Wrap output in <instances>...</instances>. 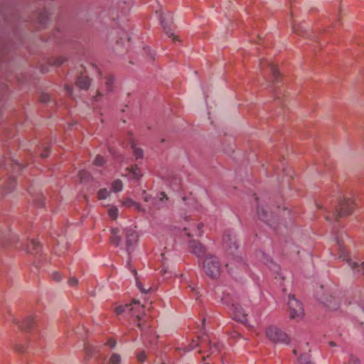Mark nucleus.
<instances>
[{
	"label": "nucleus",
	"instance_id": "1",
	"mask_svg": "<svg viewBox=\"0 0 364 364\" xmlns=\"http://www.w3.org/2000/svg\"><path fill=\"white\" fill-rule=\"evenodd\" d=\"M111 242L116 247H119L122 241L125 240V249L129 255L133 250L134 245L137 242L138 235L136 232L132 229L112 228Z\"/></svg>",
	"mask_w": 364,
	"mask_h": 364
},
{
	"label": "nucleus",
	"instance_id": "2",
	"mask_svg": "<svg viewBox=\"0 0 364 364\" xmlns=\"http://www.w3.org/2000/svg\"><path fill=\"white\" fill-rule=\"evenodd\" d=\"M344 237H347L346 235L341 233L335 237L336 247L340 258L347 261L348 265L353 271L358 274H364V262H352L348 258V252L345 249Z\"/></svg>",
	"mask_w": 364,
	"mask_h": 364
},
{
	"label": "nucleus",
	"instance_id": "3",
	"mask_svg": "<svg viewBox=\"0 0 364 364\" xmlns=\"http://www.w3.org/2000/svg\"><path fill=\"white\" fill-rule=\"evenodd\" d=\"M354 203L350 198H343L339 202V208L333 212L332 215H327L326 219L331 221L333 219L338 220L339 218L351 214L354 210Z\"/></svg>",
	"mask_w": 364,
	"mask_h": 364
},
{
	"label": "nucleus",
	"instance_id": "4",
	"mask_svg": "<svg viewBox=\"0 0 364 364\" xmlns=\"http://www.w3.org/2000/svg\"><path fill=\"white\" fill-rule=\"evenodd\" d=\"M223 243L228 254L232 256V260L235 261L238 266H241L242 264V257L238 254H236L238 246L235 235L226 232L223 236Z\"/></svg>",
	"mask_w": 364,
	"mask_h": 364
},
{
	"label": "nucleus",
	"instance_id": "5",
	"mask_svg": "<svg viewBox=\"0 0 364 364\" xmlns=\"http://www.w3.org/2000/svg\"><path fill=\"white\" fill-rule=\"evenodd\" d=\"M266 336L269 341L274 343L287 344L289 341L286 333L275 326H269L267 328Z\"/></svg>",
	"mask_w": 364,
	"mask_h": 364
},
{
	"label": "nucleus",
	"instance_id": "6",
	"mask_svg": "<svg viewBox=\"0 0 364 364\" xmlns=\"http://www.w3.org/2000/svg\"><path fill=\"white\" fill-rule=\"evenodd\" d=\"M144 310V306L139 302L133 301L129 304L120 305L114 309L116 314L119 315L124 312H130L133 316H136L139 321L141 320V316L140 315L141 311Z\"/></svg>",
	"mask_w": 364,
	"mask_h": 364
},
{
	"label": "nucleus",
	"instance_id": "7",
	"mask_svg": "<svg viewBox=\"0 0 364 364\" xmlns=\"http://www.w3.org/2000/svg\"><path fill=\"white\" fill-rule=\"evenodd\" d=\"M288 307L291 319L299 320L304 315L301 304L294 296H289Z\"/></svg>",
	"mask_w": 364,
	"mask_h": 364
},
{
	"label": "nucleus",
	"instance_id": "8",
	"mask_svg": "<svg viewBox=\"0 0 364 364\" xmlns=\"http://www.w3.org/2000/svg\"><path fill=\"white\" fill-rule=\"evenodd\" d=\"M220 265L218 258L206 255V275L216 278L220 275Z\"/></svg>",
	"mask_w": 364,
	"mask_h": 364
},
{
	"label": "nucleus",
	"instance_id": "9",
	"mask_svg": "<svg viewBox=\"0 0 364 364\" xmlns=\"http://www.w3.org/2000/svg\"><path fill=\"white\" fill-rule=\"evenodd\" d=\"M323 287H320V291L316 293V299L321 303L328 306L332 310H336L339 308L338 299L333 296L331 294L323 292Z\"/></svg>",
	"mask_w": 364,
	"mask_h": 364
},
{
	"label": "nucleus",
	"instance_id": "10",
	"mask_svg": "<svg viewBox=\"0 0 364 364\" xmlns=\"http://www.w3.org/2000/svg\"><path fill=\"white\" fill-rule=\"evenodd\" d=\"M230 314L233 319L245 323L247 321V314L244 309L237 304H233L231 306Z\"/></svg>",
	"mask_w": 364,
	"mask_h": 364
},
{
	"label": "nucleus",
	"instance_id": "11",
	"mask_svg": "<svg viewBox=\"0 0 364 364\" xmlns=\"http://www.w3.org/2000/svg\"><path fill=\"white\" fill-rule=\"evenodd\" d=\"M257 257L264 264L269 265V268L275 272H277L279 270V267L274 263L270 256L267 255L263 252L259 251L257 254Z\"/></svg>",
	"mask_w": 364,
	"mask_h": 364
},
{
	"label": "nucleus",
	"instance_id": "12",
	"mask_svg": "<svg viewBox=\"0 0 364 364\" xmlns=\"http://www.w3.org/2000/svg\"><path fill=\"white\" fill-rule=\"evenodd\" d=\"M189 247L192 253L196 255L198 258L203 259L205 255V250L203 246L197 241H191L189 243Z\"/></svg>",
	"mask_w": 364,
	"mask_h": 364
},
{
	"label": "nucleus",
	"instance_id": "13",
	"mask_svg": "<svg viewBox=\"0 0 364 364\" xmlns=\"http://www.w3.org/2000/svg\"><path fill=\"white\" fill-rule=\"evenodd\" d=\"M264 65H267L269 68L270 72L272 73V75L274 80L275 81L278 80L279 77V73L276 66L269 61L261 60L259 63V67L262 68Z\"/></svg>",
	"mask_w": 364,
	"mask_h": 364
},
{
	"label": "nucleus",
	"instance_id": "14",
	"mask_svg": "<svg viewBox=\"0 0 364 364\" xmlns=\"http://www.w3.org/2000/svg\"><path fill=\"white\" fill-rule=\"evenodd\" d=\"M36 323V318L33 316H28L23 320L21 328L27 331L31 330L34 327Z\"/></svg>",
	"mask_w": 364,
	"mask_h": 364
},
{
	"label": "nucleus",
	"instance_id": "15",
	"mask_svg": "<svg viewBox=\"0 0 364 364\" xmlns=\"http://www.w3.org/2000/svg\"><path fill=\"white\" fill-rule=\"evenodd\" d=\"M77 86L82 90H87L90 87V81L87 76H80L76 82Z\"/></svg>",
	"mask_w": 364,
	"mask_h": 364
},
{
	"label": "nucleus",
	"instance_id": "16",
	"mask_svg": "<svg viewBox=\"0 0 364 364\" xmlns=\"http://www.w3.org/2000/svg\"><path fill=\"white\" fill-rule=\"evenodd\" d=\"M39 247V244L37 241L32 240L29 242V244L26 247V251L28 253H33L36 250H37Z\"/></svg>",
	"mask_w": 364,
	"mask_h": 364
},
{
	"label": "nucleus",
	"instance_id": "17",
	"mask_svg": "<svg viewBox=\"0 0 364 364\" xmlns=\"http://www.w3.org/2000/svg\"><path fill=\"white\" fill-rule=\"evenodd\" d=\"M131 176L134 179H139L141 176V171L137 166H132L129 169Z\"/></svg>",
	"mask_w": 364,
	"mask_h": 364
},
{
	"label": "nucleus",
	"instance_id": "18",
	"mask_svg": "<svg viewBox=\"0 0 364 364\" xmlns=\"http://www.w3.org/2000/svg\"><path fill=\"white\" fill-rule=\"evenodd\" d=\"M123 205H124V206H127V207L134 206V207H135L138 210H139V211H141V210H142V209L141 208V205H140L139 203H136V202L133 201V200H131V199H127V200H125L123 202Z\"/></svg>",
	"mask_w": 364,
	"mask_h": 364
},
{
	"label": "nucleus",
	"instance_id": "19",
	"mask_svg": "<svg viewBox=\"0 0 364 364\" xmlns=\"http://www.w3.org/2000/svg\"><path fill=\"white\" fill-rule=\"evenodd\" d=\"M123 184L120 180H116L112 183V189L114 192H119L122 190Z\"/></svg>",
	"mask_w": 364,
	"mask_h": 364
},
{
	"label": "nucleus",
	"instance_id": "20",
	"mask_svg": "<svg viewBox=\"0 0 364 364\" xmlns=\"http://www.w3.org/2000/svg\"><path fill=\"white\" fill-rule=\"evenodd\" d=\"M257 215L262 220L264 221L265 223H268L267 213L264 208L259 205L257 206Z\"/></svg>",
	"mask_w": 364,
	"mask_h": 364
},
{
	"label": "nucleus",
	"instance_id": "21",
	"mask_svg": "<svg viewBox=\"0 0 364 364\" xmlns=\"http://www.w3.org/2000/svg\"><path fill=\"white\" fill-rule=\"evenodd\" d=\"M292 30L293 31L300 36H304L306 33L307 32L303 25H299L298 27H296L294 24L292 25Z\"/></svg>",
	"mask_w": 364,
	"mask_h": 364
},
{
	"label": "nucleus",
	"instance_id": "22",
	"mask_svg": "<svg viewBox=\"0 0 364 364\" xmlns=\"http://www.w3.org/2000/svg\"><path fill=\"white\" fill-rule=\"evenodd\" d=\"M108 215L112 220H116L118 216V209L116 207H111L108 209Z\"/></svg>",
	"mask_w": 364,
	"mask_h": 364
},
{
	"label": "nucleus",
	"instance_id": "23",
	"mask_svg": "<svg viewBox=\"0 0 364 364\" xmlns=\"http://www.w3.org/2000/svg\"><path fill=\"white\" fill-rule=\"evenodd\" d=\"M299 360L301 364H314L311 359H310V356L309 354H303L301 355L299 358Z\"/></svg>",
	"mask_w": 364,
	"mask_h": 364
},
{
	"label": "nucleus",
	"instance_id": "24",
	"mask_svg": "<svg viewBox=\"0 0 364 364\" xmlns=\"http://www.w3.org/2000/svg\"><path fill=\"white\" fill-rule=\"evenodd\" d=\"M109 364H120L121 357L119 354L113 353L109 360Z\"/></svg>",
	"mask_w": 364,
	"mask_h": 364
},
{
	"label": "nucleus",
	"instance_id": "25",
	"mask_svg": "<svg viewBox=\"0 0 364 364\" xmlns=\"http://www.w3.org/2000/svg\"><path fill=\"white\" fill-rule=\"evenodd\" d=\"M109 192L106 188H102L99 190L97 193V197L100 200L105 199L108 197Z\"/></svg>",
	"mask_w": 364,
	"mask_h": 364
},
{
	"label": "nucleus",
	"instance_id": "26",
	"mask_svg": "<svg viewBox=\"0 0 364 364\" xmlns=\"http://www.w3.org/2000/svg\"><path fill=\"white\" fill-rule=\"evenodd\" d=\"M132 149L136 159H140L143 157V151L141 148L136 147L135 145H132Z\"/></svg>",
	"mask_w": 364,
	"mask_h": 364
},
{
	"label": "nucleus",
	"instance_id": "27",
	"mask_svg": "<svg viewBox=\"0 0 364 364\" xmlns=\"http://www.w3.org/2000/svg\"><path fill=\"white\" fill-rule=\"evenodd\" d=\"M161 23L166 34L169 37H174L173 33L172 32V30L170 28V26L168 24L165 23L164 21L162 19L161 20Z\"/></svg>",
	"mask_w": 364,
	"mask_h": 364
},
{
	"label": "nucleus",
	"instance_id": "28",
	"mask_svg": "<svg viewBox=\"0 0 364 364\" xmlns=\"http://www.w3.org/2000/svg\"><path fill=\"white\" fill-rule=\"evenodd\" d=\"M80 180L81 181H85L87 178L89 177V173L86 171H80L78 173Z\"/></svg>",
	"mask_w": 364,
	"mask_h": 364
},
{
	"label": "nucleus",
	"instance_id": "29",
	"mask_svg": "<svg viewBox=\"0 0 364 364\" xmlns=\"http://www.w3.org/2000/svg\"><path fill=\"white\" fill-rule=\"evenodd\" d=\"M105 163V159L101 156H97L95 159V164L102 166Z\"/></svg>",
	"mask_w": 364,
	"mask_h": 364
},
{
	"label": "nucleus",
	"instance_id": "30",
	"mask_svg": "<svg viewBox=\"0 0 364 364\" xmlns=\"http://www.w3.org/2000/svg\"><path fill=\"white\" fill-rule=\"evenodd\" d=\"M359 359L357 357L353 355H349L348 364H359Z\"/></svg>",
	"mask_w": 364,
	"mask_h": 364
},
{
	"label": "nucleus",
	"instance_id": "31",
	"mask_svg": "<svg viewBox=\"0 0 364 364\" xmlns=\"http://www.w3.org/2000/svg\"><path fill=\"white\" fill-rule=\"evenodd\" d=\"M146 353L144 351H141L137 353L136 358L139 362H144L146 359Z\"/></svg>",
	"mask_w": 364,
	"mask_h": 364
},
{
	"label": "nucleus",
	"instance_id": "32",
	"mask_svg": "<svg viewBox=\"0 0 364 364\" xmlns=\"http://www.w3.org/2000/svg\"><path fill=\"white\" fill-rule=\"evenodd\" d=\"M68 283L70 287H76L78 284V280L75 277H70Z\"/></svg>",
	"mask_w": 364,
	"mask_h": 364
},
{
	"label": "nucleus",
	"instance_id": "33",
	"mask_svg": "<svg viewBox=\"0 0 364 364\" xmlns=\"http://www.w3.org/2000/svg\"><path fill=\"white\" fill-rule=\"evenodd\" d=\"M113 83V77H109L106 81V84H107V90L108 91H110L111 90V85Z\"/></svg>",
	"mask_w": 364,
	"mask_h": 364
},
{
	"label": "nucleus",
	"instance_id": "34",
	"mask_svg": "<svg viewBox=\"0 0 364 364\" xmlns=\"http://www.w3.org/2000/svg\"><path fill=\"white\" fill-rule=\"evenodd\" d=\"M52 277L56 282L60 281L61 278H62V277H61V275H60V274L59 272H54V273H53Z\"/></svg>",
	"mask_w": 364,
	"mask_h": 364
},
{
	"label": "nucleus",
	"instance_id": "35",
	"mask_svg": "<svg viewBox=\"0 0 364 364\" xmlns=\"http://www.w3.org/2000/svg\"><path fill=\"white\" fill-rule=\"evenodd\" d=\"M210 346L211 353H214L215 352L219 350V346L218 345L212 344V343H210Z\"/></svg>",
	"mask_w": 364,
	"mask_h": 364
},
{
	"label": "nucleus",
	"instance_id": "36",
	"mask_svg": "<svg viewBox=\"0 0 364 364\" xmlns=\"http://www.w3.org/2000/svg\"><path fill=\"white\" fill-rule=\"evenodd\" d=\"M63 62H64V58L62 57H58L55 62V65H60L63 64Z\"/></svg>",
	"mask_w": 364,
	"mask_h": 364
},
{
	"label": "nucleus",
	"instance_id": "37",
	"mask_svg": "<svg viewBox=\"0 0 364 364\" xmlns=\"http://www.w3.org/2000/svg\"><path fill=\"white\" fill-rule=\"evenodd\" d=\"M136 285H137V287L139 289V290L141 292H143V293H147L148 292V290L144 289L143 287L141 286V284L139 282H136Z\"/></svg>",
	"mask_w": 364,
	"mask_h": 364
},
{
	"label": "nucleus",
	"instance_id": "38",
	"mask_svg": "<svg viewBox=\"0 0 364 364\" xmlns=\"http://www.w3.org/2000/svg\"><path fill=\"white\" fill-rule=\"evenodd\" d=\"M49 100V96L48 95H42L41 97V100L43 102H46Z\"/></svg>",
	"mask_w": 364,
	"mask_h": 364
},
{
	"label": "nucleus",
	"instance_id": "39",
	"mask_svg": "<svg viewBox=\"0 0 364 364\" xmlns=\"http://www.w3.org/2000/svg\"><path fill=\"white\" fill-rule=\"evenodd\" d=\"M49 155V150L46 149L43 153L41 154L42 158H46Z\"/></svg>",
	"mask_w": 364,
	"mask_h": 364
},
{
	"label": "nucleus",
	"instance_id": "40",
	"mask_svg": "<svg viewBox=\"0 0 364 364\" xmlns=\"http://www.w3.org/2000/svg\"><path fill=\"white\" fill-rule=\"evenodd\" d=\"M107 345H109L111 348H114L116 346V342L114 340H109Z\"/></svg>",
	"mask_w": 364,
	"mask_h": 364
},
{
	"label": "nucleus",
	"instance_id": "41",
	"mask_svg": "<svg viewBox=\"0 0 364 364\" xmlns=\"http://www.w3.org/2000/svg\"><path fill=\"white\" fill-rule=\"evenodd\" d=\"M10 183H11V186H12V188H9V191H11L13 188H14V187H15L16 181H15L14 179H12V180L10 181Z\"/></svg>",
	"mask_w": 364,
	"mask_h": 364
},
{
	"label": "nucleus",
	"instance_id": "42",
	"mask_svg": "<svg viewBox=\"0 0 364 364\" xmlns=\"http://www.w3.org/2000/svg\"><path fill=\"white\" fill-rule=\"evenodd\" d=\"M193 291H195L196 299L198 300L199 299V296H198L199 292L197 290H196L195 289H193Z\"/></svg>",
	"mask_w": 364,
	"mask_h": 364
},
{
	"label": "nucleus",
	"instance_id": "43",
	"mask_svg": "<svg viewBox=\"0 0 364 364\" xmlns=\"http://www.w3.org/2000/svg\"><path fill=\"white\" fill-rule=\"evenodd\" d=\"M160 195H161V200H162L163 198H166V194L164 192L161 193Z\"/></svg>",
	"mask_w": 364,
	"mask_h": 364
},
{
	"label": "nucleus",
	"instance_id": "44",
	"mask_svg": "<svg viewBox=\"0 0 364 364\" xmlns=\"http://www.w3.org/2000/svg\"><path fill=\"white\" fill-rule=\"evenodd\" d=\"M65 89L68 90V92H69V94H70V95H71V92L70 91V86L66 85V86H65Z\"/></svg>",
	"mask_w": 364,
	"mask_h": 364
},
{
	"label": "nucleus",
	"instance_id": "45",
	"mask_svg": "<svg viewBox=\"0 0 364 364\" xmlns=\"http://www.w3.org/2000/svg\"><path fill=\"white\" fill-rule=\"evenodd\" d=\"M144 200H145V201H149V198L148 196H146L144 197Z\"/></svg>",
	"mask_w": 364,
	"mask_h": 364
},
{
	"label": "nucleus",
	"instance_id": "46",
	"mask_svg": "<svg viewBox=\"0 0 364 364\" xmlns=\"http://www.w3.org/2000/svg\"><path fill=\"white\" fill-rule=\"evenodd\" d=\"M330 345H331V346H336L335 343L333 341L330 342Z\"/></svg>",
	"mask_w": 364,
	"mask_h": 364
},
{
	"label": "nucleus",
	"instance_id": "47",
	"mask_svg": "<svg viewBox=\"0 0 364 364\" xmlns=\"http://www.w3.org/2000/svg\"><path fill=\"white\" fill-rule=\"evenodd\" d=\"M293 353H294V354L296 355V354H297V351H296V350H295V349H294V350H293Z\"/></svg>",
	"mask_w": 364,
	"mask_h": 364
},
{
	"label": "nucleus",
	"instance_id": "48",
	"mask_svg": "<svg viewBox=\"0 0 364 364\" xmlns=\"http://www.w3.org/2000/svg\"><path fill=\"white\" fill-rule=\"evenodd\" d=\"M138 326H139L140 328H141V323H138Z\"/></svg>",
	"mask_w": 364,
	"mask_h": 364
},
{
	"label": "nucleus",
	"instance_id": "49",
	"mask_svg": "<svg viewBox=\"0 0 364 364\" xmlns=\"http://www.w3.org/2000/svg\"><path fill=\"white\" fill-rule=\"evenodd\" d=\"M230 265H232V264H231V263H228V264H226L227 267H230Z\"/></svg>",
	"mask_w": 364,
	"mask_h": 364
},
{
	"label": "nucleus",
	"instance_id": "50",
	"mask_svg": "<svg viewBox=\"0 0 364 364\" xmlns=\"http://www.w3.org/2000/svg\"><path fill=\"white\" fill-rule=\"evenodd\" d=\"M204 322H205V318H203V319H202V323L203 324V323H204Z\"/></svg>",
	"mask_w": 364,
	"mask_h": 364
},
{
	"label": "nucleus",
	"instance_id": "51",
	"mask_svg": "<svg viewBox=\"0 0 364 364\" xmlns=\"http://www.w3.org/2000/svg\"><path fill=\"white\" fill-rule=\"evenodd\" d=\"M18 350L20 351V352H23V349H18Z\"/></svg>",
	"mask_w": 364,
	"mask_h": 364
},
{
	"label": "nucleus",
	"instance_id": "52",
	"mask_svg": "<svg viewBox=\"0 0 364 364\" xmlns=\"http://www.w3.org/2000/svg\"><path fill=\"white\" fill-rule=\"evenodd\" d=\"M361 307H362V309H363V311H364V305H363V304H361Z\"/></svg>",
	"mask_w": 364,
	"mask_h": 364
},
{
	"label": "nucleus",
	"instance_id": "53",
	"mask_svg": "<svg viewBox=\"0 0 364 364\" xmlns=\"http://www.w3.org/2000/svg\"><path fill=\"white\" fill-rule=\"evenodd\" d=\"M133 272L136 274V272L135 269L133 270Z\"/></svg>",
	"mask_w": 364,
	"mask_h": 364
}]
</instances>
